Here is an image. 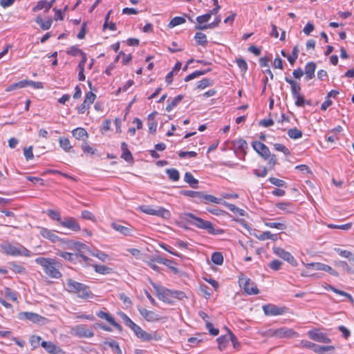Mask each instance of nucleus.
Listing matches in <instances>:
<instances>
[{
  "mask_svg": "<svg viewBox=\"0 0 354 354\" xmlns=\"http://www.w3.org/2000/svg\"><path fill=\"white\" fill-rule=\"evenodd\" d=\"M20 319H28L32 323H39L41 321L46 319L44 317L32 312H22L19 314Z\"/></svg>",
  "mask_w": 354,
  "mask_h": 354,
  "instance_id": "dca6fc26",
  "label": "nucleus"
},
{
  "mask_svg": "<svg viewBox=\"0 0 354 354\" xmlns=\"http://www.w3.org/2000/svg\"><path fill=\"white\" fill-rule=\"evenodd\" d=\"M265 225L271 228H277V230H283L286 229V225L284 222H270L266 221Z\"/></svg>",
  "mask_w": 354,
  "mask_h": 354,
  "instance_id": "c9c22d12",
  "label": "nucleus"
},
{
  "mask_svg": "<svg viewBox=\"0 0 354 354\" xmlns=\"http://www.w3.org/2000/svg\"><path fill=\"white\" fill-rule=\"evenodd\" d=\"M211 259L214 264L218 266H221L223 263V256L220 252H213Z\"/></svg>",
  "mask_w": 354,
  "mask_h": 354,
  "instance_id": "e433bc0d",
  "label": "nucleus"
},
{
  "mask_svg": "<svg viewBox=\"0 0 354 354\" xmlns=\"http://www.w3.org/2000/svg\"><path fill=\"white\" fill-rule=\"evenodd\" d=\"M230 341V337H228L227 335H221L219 337L216 339V342L218 344V349L221 351H223L225 350V348L227 347L228 342Z\"/></svg>",
  "mask_w": 354,
  "mask_h": 354,
  "instance_id": "2f4dec72",
  "label": "nucleus"
},
{
  "mask_svg": "<svg viewBox=\"0 0 354 354\" xmlns=\"http://www.w3.org/2000/svg\"><path fill=\"white\" fill-rule=\"evenodd\" d=\"M276 207L285 212H292L290 209V207H291L290 203H278L276 204Z\"/></svg>",
  "mask_w": 354,
  "mask_h": 354,
  "instance_id": "e2e57ef3",
  "label": "nucleus"
},
{
  "mask_svg": "<svg viewBox=\"0 0 354 354\" xmlns=\"http://www.w3.org/2000/svg\"><path fill=\"white\" fill-rule=\"evenodd\" d=\"M234 145L244 153H246L245 149L248 148V143L245 140L240 138L239 140H234Z\"/></svg>",
  "mask_w": 354,
  "mask_h": 354,
  "instance_id": "4c0bfd02",
  "label": "nucleus"
},
{
  "mask_svg": "<svg viewBox=\"0 0 354 354\" xmlns=\"http://www.w3.org/2000/svg\"><path fill=\"white\" fill-rule=\"evenodd\" d=\"M66 285V290L69 292L75 293L80 298L87 299L92 295V293L88 290L87 286L72 279H67Z\"/></svg>",
  "mask_w": 354,
  "mask_h": 354,
  "instance_id": "7ed1b4c3",
  "label": "nucleus"
},
{
  "mask_svg": "<svg viewBox=\"0 0 354 354\" xmlns=\"http://www.w3.org/2000/svg\"><path fill=\"white\" fill-rule=\"evenodd\" d=\"M156 290V297L161 301L169 304H173L174 300L170 298V289L160 287L155 283H151Z\"/></svg>",
  "mask_w": 354,
  "mask_h": 354,
  "instance_id": "423d86ee",
  "label": "nucleus"
},
{
  "mask_svg": "<svg viewBox=\"0 0 354 354\" xmlns=\"http://www.w3.org/2000/svg\"><path fill=\"white\" fill-rule=\"evenodd\" d=\"M264 314L266 316L281 315L287 312V308L285 306L279 307L274 304H268L262 306Z\"/></svg>",
  "mask_w": 354,
  "mask_h": 354,
  "instance_id": "6e6552de",
  "label": "nucleus"
},
{
  "mask_svg": "<svg viewBox=\"0 0 354 354\" xmlns=\"http://www.w3.org/2000/svg\"><path fill=\"white\" fill-rule=\"evenodd\" d=\"M47 214L51 219L57 221L59 223H61V221H62L59 213L57 211L49 209L47 212Z\"/></svg>",
  "mask_w": 354,
  "mask_h": 354,
  "instance_id": "052dcab7",
  "label": "nucleus"
},
{
  "mask_svg": "<svg viewBox=\"0 0 354 354\" xmlns=\"http://www.w3.org/2000/svg\"><path fill=\"white\" fill-rule=\"evenodd\" d=\"M111 226L115 231L124 236L131 235L133 231V227L130 225H122L121 222H113Z\"/></svg>",
  "mask_w": 354,
  "mask_h": 354,
  "instance_id": "4468645a",
  "label": "nucleus"
},
{
  "mask_svg": "<svg viewBox=\"0 0 354 354\" xmlns=\"http://www.w3.org/2000/svg\"><path fill=\"white\" fill-rule=\"evenodd\" d=\"M35 22L40 26V28L44 30H47L51 27L53 20L48 19L46 21H43L41 16H37L35 19Z\"/></svg>",
  "mask_w": 354,
  "mask_h": 354,
  "instance_id": "cd10ccee",
  "label": "nucleus"
},
{
  "mask_svg": "<svg viewBox=\"0 0 354 354\" xmlns=\"http://www.w3.org/2000/svg\"><path fill=\"white\" fill-rule=\"evenodd\" d=\"M288 136L294 140L299 139L302 137V132L297 128H292L288 131Z\"/></svg>",
  "mask_w": 354,
  "mask_h": 354,
  "instance_id": "37998d69",
  "label": "nucleus"
},
{
  "mask_svg": "<svg viewBox=\"0 0 354 354\" xmlns=\"http://www.w3.org/2000/svg\"><path fill=\"white\" fill-rule=\"evenodd\" d=\"M166 173L169 176L170 180L173 181H177L179 180L180 175L179 172L176 169H167Z\"/></svg>",
  "mask_w": 354,
  "mask_h": 354,
  "instance_id": "49530a36",
  "label": "nucleus"
},
{
  "mask_svg": "<svg viewBox=\"0 0 354 354\" xmlns=\"http://www.w3.org/2000/svg\"><path fill=\"white\" fill-rule=\"evenodd\" d=\"M84 52L76 46H73L66 50V53L72 56L81 55Z\"/></svg>",
  "mask_w": 354,
  "mask_h": 354,
  "instance_id": "6e6d98bb",
  "label": "nucleus"
},
{
  "mask_svg": "<svg viewBox=\"0 0 354 354\" xmlns=\"http://www.w3.org/2000/svg\"><path fill=\"white\" fill-rule=\"evenodd\" d=\"M183 99V96L182 95H178V96L173 98L171 101L169 100L167 101L168 104L166 106V111L167 112H170L174 107L177 106V104Z\"/></svg>",
  "mask_w": 354,
  "mask_h": 354,
  "instance_id": "c85d7f7f",
  "label": "nucleus"
},
{
  "mask_svg": "<svg viewBox=\"0 0 354 354\" xmlns=\"http://www.w3.org/2000/svg\"><path fill=\"white\" fill-rule=\"evenodd\" d=\"M131 330L134 332L135 335L140 339L144 341H149L152 339V335L143 330L139 326L135 324Z\"/></svg>",
  "mask_w": 354,
  "mask_h": 354,
  "instance_id": "aec40b11",
  "label": "nucleus"
},
{
  "mask_svg": "<svg viewBox=\"0 0 354 354\" xmlns=\"http://www.w3.org/2000/svg\"><path fill=\"white\" fill-rule=\"evenodd\" d=\"M185 22V19L182 17H175L169 22L168 26L170 28H174L176 26L183 24Z\"/></svg>",
  "mask_w": 354,
  "mask_h": 354,
  "instance_id": "de8ad7c7",
  "label": "nucleus"
},
{
  "mask_svg": "<svg viewBox=\"0 0 354 354\" xmlns=\"http://www.w3.org/2000/svg\"><path fill=\"white\" fill-rule=\"evenodd\" d=\"M252 147L254 150L258 153L259 156L263 158L265 160H267L270 156V151L269 148L262 142L259 141H253L252 143Z\"/></svg>",
  "mask_w": 354,
  "mask_h": 354,
  "instance_id": "9d476101",
  "label": "nucleus"
},
{
  "mask_svg": "<svg viewBox=\"0 0 354 354\" xmlns=\"http://www.w3.org/2000/svg\"><path fill=\"white\" fill-rule=\"evenodd\" d=\"M195 39L196 43L203 46H205L207 44V37L205 34L198 32L196 33Z\"/></svg>",
  "mask_w": 354,
  "mask_h": 354,
  "instance_id": "ea45409f",
  "label": "nucleus"
},
{
  "mask_svg": "<svg viewBox=\"0 0 354 354\" xmlns=\"http://www.w3.org/2000/svg\"><path fill=\"white\" fill-rule=\"evenodd\" d=\"M203 75H205V71H196L193 72L192 73L186 76L185 78V81L188 82V81H190L192 80L197 78L199 76Z\"/></svg>",
  "mask_w": 354,
  "mask_h": 354,
  "instance_id": "338daca9",
  "label": "nucleus"
},
{
  "mask_svg": "<svg viewBox=\"0 0 354 354\" xmlns=\"http://www.w3.org/2000/svg\"><path fill=\"white\" fill-rule=\"evenodd\" d=\"M138 209L149 215L158 216L164 218H168L170 217V212L162 207H156V208H153L149 205H141L138 207Z\"/></svg>",
  "mask_w": 354,
  "mask_h": 354,
  "instance_id": "39448f33",
  "label": "nucleus"
},
{
  "mask_svg": "<svg viewBox=\"0 0 354 354\" xmlns=\"http://www.w3.org/2000/svg\"><path fill=\"white\" fill-rule=\"evenodd\" d=\"M73 136L77 140L85 141L88 138L86 131L84 128L78 127L73 130Z\"/></svg>",
  "mask_w": 354,
  "mask_h": 354,
  "instance_id": "5701e85b",
  "label": "nucleus"
},
{
  "mask_svg": "<svg viewBox=\"0 0 354 354\" xmlns=\"http://www.w3.org/2000/svg\"><path fill=\"white\" fill-rule=\"evenodd\" d=\"M236 63L239 68L243 73H245L248 70V64L247 62L242 58H238L236 59Z\"/></svg>",
  "mask_w": 354,
  "mask_h": 354,
  "instance_id": "bf43d9fd",
  "label": "nucleus"
},
{
  "mask_svg": "<svg viewBox=\"0 0 354 354\" xmlns=\"http://www.w3.org/2000/svg\"><path fill=\"white\" fill-rule=\"evenodd\" d=\"M274 147L277 151L283 152L286 156H288L290 153L289 149L282 144L275 143L274 144Z\"/></svg>",
  "mask_w": 354,
  "mask_h": 354,
  "instance_id": "69168bd1",
  "label": "nucleus"
},
{
  "mask_svg": "<svg viewBox=\"0 0 354 354\" xmlns=\"http://www.w3.org/2000/svg\"><path fill=\"white\" fill-rule=\"evenodd\" d=\"M60 225L72 231L77 232L80 230V226L75 218L73 217L64 218L61 221Z\"/></svg>",
  "mask_w": 354,
  "mask_h": 354,
  "instance_id": "2eb2a0df",
  "label": "nucleus"
},
{
  "mask_svg": "<svg viewBox=\"0 0 354 354\" xmlns=\"http://www.w3.org/2000/svg\"><path fill=\"white\" fill-rule=\"evenodd\" d=\"M315 63L310 62L306 64L304 73L306 75V79L307 80H311L315 77Z\"/></svg>",
  "mask_w": 354,
  "mask_h": 354,
  "instance_id": "412c9836",
  "label": "nucleus"
},
{
  "mask_svg": "<svg viewBox=\"0 0 354 354\" xmlns=\"http://www.w3.org/2000/svg\"><path fill=\"white\" fill-rule=\"evenodd\" d=\"M316 270H322L328 272L331 275L338 277L339 274L338 272L335 270L333 268H332L330 266L326 265L322 263H318V265L316 266Z\"/></svg>",
  "mask_w": 354,
  "mask_h": 354,
  "instance_id": "a878e982",
  "label": "nucleus"
},
{
  "mask_svg": "<svg viewBox=\"0 0 354 354\" xmlns=\"http://www.w3.org/2000/svg\"><path fill=\"white\" fill-rule=\"evenodd\" d=\"M41 346L50 354H65V352L51 342L43 341Z\"/></svg>",
  "mask_w": 354,
  "mask_h": 354,
  "instance_id": "f3484780",
  "label": "nucleus"
},
{
  "mask_svg": "<svg viewBox=\"0 0 354 354\" xmlns=\"http://www.w3.org/2000/svg\"><path fill=\"white\" fill-rule=\"evenodd\" d=\"M138 310L140 314L148 322H154L159 320L158 315L153 311L149 310L145 308L138 307Z\"/></svg>",
  "mask_w": 354,
  "mask_h": 354,
  "instance_id": "6ab92c4d",
  "label": "nucleus"
},
{
  "mask_svg": "<svg viewBox=\"0 0 354 354\" xmlns=\"http://www.w3.org/2000/svg\"><path fill=\"white\" fill-rule=\"evenodd\" d=\"M60 147L65 151H69L72 148L70 141L67 138H60L59 140Z\"/></svg>",
  "mask_w": 354,
  "mask_h": 354,
  "instance_id": "09e8293b",
  "label": "nucleus"
},
{
  "mask_svg": "<svg viewBox=\"0 0 354 354\" xmlns=\"http://www.w3.org/2000/svg\"><path fill=\"white\" fill-rule=\"evenodd\" d=\"M335 265L337 266L342 268L343 270L346 271L347 273L354 274V270L348 266V264L346 261H339L335 262Z\"/></svg>",
  "mask_w": 354,
  "mask_h": 354,
  "instance_id": "603ef678",
  "label": "nucleus"
},
{
  "mask_svg": "<svg viewBox=\"0 0 354 354\" xmlns=\"http://www.w3.org/2000/svg\"><path fill=\"white\" fill-rule=\"evenodd\" d=\"M181 218L191 225L207 230L209 234H220L223 232L222 230L214 227L211 222L196 217L192 213H184L182 214Z\"/></svg>",
  "mask_w": 354,
  "mask_h": 354,
  "instance_id": "f03ea898",
  "label": "nucleus"
},
{
  "mask_svg": "<svg viewBox=\"0 0 354 354\" xmlns=\"http://www.w3.org/2000/svg\"><path fill=\"white\" fill-rule=\"evenodd\" d=\"M184 196L193 198L194 201L197 203H202V194L201 192H196L192 190H183L181 192Z\"/></svg>",
  "mask_w": 354,
  "mask_h": 354,
  "instance_id": "b1692460",
  "label": "nucleus"
},
{
  "mask_svg": "<svg viewBox=\"0 0 354 354\" xmlns=\"http://www.w3.org/2000/svg\"><path fill=\"white\" fill-rule=\"evenodd\" d=\"M226 206L232 212H234L235 214H239L240 216H243L244 215L245 211L243 209H241L239 208L235 205L230 204V203H227Z\"/></svg>",
  "mask_w": 354,
  "mask_h": 354,
  "instance_id": "13d9d810",
  "label": "nucleus"
},
{
  "mask_svg": "<svg viewBox=\"0 0 354 354\" xmlns=\"http://www.w3.org/2000/svg\"><path fill=\"white\" fill-rule=\"evenodd\" d=\"M185 181L188 183L192 188H197V185L198 183V180L196 179L194 176L189 173L186 172L184 177Z\"/></svg>",
  "mask_w": 354,
  "mask_h": 354,
  "instance_id": "c756f323",
  "label": "nucleus"
},
{
  "mask_svg": "<svg viewBox=\"0 0 354 354\" xmlns=\"http://www.w3.org/2000/svg\"><path fill=\"white\" fill-rule=\"evenodd\" d=\"M42 267L44 273L50 278L59 279L62 274L59 271L61 263L55 259L38 257L35 261Z\"/></svg>",
  "mask_w": 354,
  "mask_h": 354,
  "instance_id": "f257e3e1",
  "label": "nucleus"
},
{
  "mask_svg": "<svg viewBox=\"0 0 354 354\" xmlns=\"http://www.w3.org/2000/svg\"><path fill=\"white\" fill-rule=\"evenodd\" d=\"M335 250L341 257L348 259L351 264L353 263V259L354 258V254L351 252L346 250H342L340 248H335Z\"/></svg>",
  "mask_w": 354,
  "mask_h": 354,
  "instance_id": "72a5a7b5",
  "label": "nucleus"
},
{
  "mask_svg": "<svg viewBox=\"0 0 354 354\" xmlns=\"http://www.w3.org/2000/svg\"><path fill=\"white\" fill-rule=\"evenodd\" d=\"M273 252L283 259L284 261H286L293 267H297L298 263L294 257L289 252L286 251L285 250L281 248L280 247H273Z\"/></svg>",
  "mask_w": 354,
  "mask_h": 354,
  "instance_id": "1a4fd4ad",
  "label": "nucleus"
},
{
  "mask_svg": "<svg viewBox=\"0 0 354 354\" xmlns=\"http://www.w3.org/2000/svg\"><path fill=\"white\" fill-rule=\"evenodd\" d=\"M220 22H221V18H220V17H216V20L214 22H212L210 24H205V25H197V26H196L195 28L196 30H206L208 28H214L218 26V25L219 24Z\"/></svg>",
  "mask_w": 354,
  "mask_h": 354,
  "instance_id": "473e14b6",
  "label": "nucleus"
},
{
  "mask_svg": "<svg viewBox=\"0 0 354 354\" xmlns=\"http://www.w3.org/2000/svg\"><path fill=\"white\" fill-rule=\"evenodd\" d=\"M205 326H206V328L208 330L210 335H214V336L218 335L219 330L218 328H214L213 324L211 322L206 321Z\"/></svg>",
  "mask_w": 354,
  "mask_h": 354,
  "instance_id": "680f3d73",
  "label": "nucleus"
},
{
  "mask_svg": "<svg viewBox=\"0 0 354 354\" xmlns=\"http://www.w3.org/2000/svg\"><path fill=\"white\" fill-rule=\"evenodd\" d=\"M73 334L80 338H90L94 336V333L91 330L88 329L85 324L76 326L73 328Z\"/></svg>",
  "mask_w": 354,
  "mask_h": 354,
  "instance_id": "f8f14e48",
  "label": "nucleus"
},
{
  "mask_svg": "<svg viewBox=\"0 0 354 354\" xmlns=\"http://www.w3.org/2000/svg\"><path fill=\"white\" fill-rule=\"evenodd\" d=\"M202 203H219L221 199H218L216 198L215 196L210 195V194H206L203 192L202 194Z\"/></svg>",
  "mask_w": 354,
  "mask_h": 354,
  "instance_id": "79ce46f5",
  "label": "nucleus"
},
{
  "mask_svg": "<svg viewBox=\"0 0 354 354\" xmlns=\"http://www.w3.org/2000/svg\"><path fill=\"white\" fill-rule=\"evenodd\" d=\"M299 336V335L297 332L285 326L277 329V338L298 337Z\"/></svg>",
  "mask_w": 354,
  "mask_h": 354,
  "instance_id": "ddd939ff",
  "label": "nucleus"
},
{
  "mask_svg": "<svg viewBox=\"0 0 354 354\" xmlns=\"http://www.w3.org/2000/svg\"><path fill=\"white\" fill-rule=\"evenodd\" d=\"M121 150L122 151V153L121 158L125 160L127 162H129L133 160V156L130 151L128 149L127 144L124 142L121 144Z\"/></svg>",
  "mask_w": 354,
  "mask_h": 354,
  "instance_id": "bb28decb",
  "label": "nucleus"
},
{
  "mask_svg": "<svg viewBox=\"0 0 354 354\" xmlns=\"http://www.w3.org/2000/svg\"><path fill=\"white\" fill-rule=\"evenodd\" d=\"M227 332H228V334L230 336V340L232 342V343L233 344V347L235 349L239 350L241 347V344L238 341L237 337L230 329H227Z\"/></svg>",
  "mask_w": 354,
  "mask_h": 354,
  "instance_id": "3c124183",
  "label": "nucleus"
},
{
  "mask_svg": "<svg viewBox=\"0 0 354 354\" xmlns=\"http://www.w3.org/2000/svg\"><path fill=\"white\" fill-rule=\"evenodd\" d=\"M308 336L313 341L322 343H330L331 339L326 333L320 332L319 330H310L308 332Z\"/></svg>",
  "mask_w": 354,
  "mask_h": 354,
  "instance_id": "9b49d317",
  "label": "nucleus"
},
{
  "mask_svg": "<svg viewBox=\"0 0 354 354\" xmlns=\"http://www.w3.org/2000/svg\"><path fill=\"white\" fill-rule=\"evenodd\" d=\"M96 272L102 274H109L113 272V268L95 264L93 266Z\"/></svg>",
  "mask_w": 354,
  "mask_h": 354,
  "instance_id": "7c9ffc66",
  "label": "nucleus"
},
{
  "mask_svg": "<svg viewBox=\"0 0 354 354\" xmlns=\"http://www.w3.org/2000/svg\"><path fill=\"white\" fill-rule=\"evenodd\" d=\"M293 98L295 100V105L299 107H302L304 106L305 104H307L308 105H310L311 103L310 101H306L304 100V96L301 94L297 96L293 97Z\"/></svg>",
  "mask_w": 354,
  "mask_h": 354,
  "instance_id": "8fccbe9b",
  "label": "nucleus"
},
{
  "mask_svg": "<svg viewBox=\"0 0 354 354\" xmlns=\"http://www.w3.org/2000/svg\"><path fill=\"white\" fill-rule=\"evenodd\" d=\"M39 233L42 237L51 242L55 243L62 241L55 231L48 230L47 228L41 227L40 229Z\"/></svg>",
  "mask_w": 354,
  "mask_h": 354,
  "instance_id": "a211bd4d",
  "label": "nucleus"
},
{
  "mask_svg": "<svg viewBox=\"0 0 354 354\" xmlns=\"http://www.w3.org/2000/svg\"><path fill=\"white\" fill-rule=\"evenodd\" d=\"M299 50L298 46H294V48L292 49V55H288L287 59L291 65H293L294 63L295 62L296 59H297L298 55H299Z\"/></svg>",
  "mask_w": 354,
  "mask_h": 354,
  "instance_id": "a18cd8bd",
  "label": "nucleus"
},
{
  "mask_svg": "<svg viewBox=\"0 0 354 354\" xmlns=\"http://www.w3.org/2000/svg\"><path fill=\"white\" fill-rule=\"evenodd\" d=\"M96 315L101 319H106L109 324L111 322V320L114 319L108 313L102 310L97 312Z\"/></svg>",
  "mask_w": 354,
  "mask_h": 354,
  "instance_id": "774afa93",
  "label": "nucleus"
},
{
  "mask_svg": "<svg viewBox=\"0 0 354 354\" xmlns=\"http://www.w3.org/2000/svg\"><path fill=\"white\" fill-rule=\"evenodd\" d=\"M120 317L122 319L125 325L129 327L131 329L136 324L125 313H120Z\"/></svg>",
  "mask_w": 354,
  "mask_h": 354,
  "instance_id": "4d7b16f0",
  "label": "nucleus"
},
{
  "mask_svg": "<svg viewBox=\"0 0 354 354\" xmlns=\"http://www.w3.org/2000/svg\"><path fill=\"white\" fill-rule=\"evenodd\" d=\"M239 282L248 295H257L259 292L256 284L249 278L242 276L239 277Z\"/></svg>",
  "mask_w": 354,
  "mask_h": 354,
  "instance_id": "0eeeda50",
  "label": "nucleus"
},
{
  "mask_svg": "<svg viewBox=\"0 0 354 354\" xmlns=\"http://www.w3.org/2000/svg\"><path fill=\"white\" fill-rule=\"evenodd\" d=\"M57 254L60 257H63L64 259L68 260L70 261H73L75 260V257L77 256V254H76L62 251H59ZM78 255H80L85 262H86L88 260V258L86 256L84 255L83 254L80 253L78 254Z\"/></svg>",
  "mask_w": 354,
  "mask_h": 354,
  "instance_id": "4be33fe9",
  "label": "nucleus"
},
{
  "mask_svg": "<svg viewBox=\"0 0 354 354\" xmlns=\"http://www.w3.org/2000/svg\"><path fill=\"white\" fill-rule=\"evenodd\" d=\"M285 80L286 82L290 84L291 86V93L292 97L301 95V86L298 83H297L295 80L290 79L288 77H285Z\"/></svg>",
  "mask_w": 354,
  "mask_h": 354,
  "instance_id": "393cba45",
  "label": "nucleus"
},
{
  "mask_svg": "<svg viewBox=\"0 0 354 354\" xmlns=\"http://www.w3.org/2000/svg\"><path fill=\"white\" fill-rule=\"evenodd\" d=\"M258 237L261 241L270 239L273 241H277L278 239V234H272L270 232L267 231L261 233Z\"/></svg>",
  "mask_w": 354,
  "mask_h": 354,
  "instance_id": "f704fd0d",
  "label": "nucleus"
},
{
  "mask_svg": "<svg viewBox=\"0 0 354 354\" xmlns=\"http://www.w3.org/2000/svg\"><path fill=\"white\" fill-rule=\"evenodd\" d=\"M300 344L302 347L309 348L313 350L315 353H317L318 351V344H316L313 342H311L308 340H301Z\"/></svg>",
  "mask_w": 354,
  "mask_h": 354,
  "instance_id": "58836bf2",
  "label": "nucleus"
},
{
  "mask_svg": "<svg viewBox=\"0 0 354 354\" xmlns=\"http://www.w3.org/2000/svg\"><path fill=\"white\" fill-rule=\"evenodd\" d=\"M269 181L270 183L278 187H286V183L283 180H280L274 177H270L269 178Z\"/></svg>",
  "mask_w": 354,
  "mask_h": 354,
  "instance_id": "5fc2aeb1",
  "label": "nucleus"
},
{
  "mask_svg": "<svg viewBox=\"0 0 354 354\" xmlns=\"http://www.w3.org/2000/svg\"><path fill=\"white\" fill-rule=\"evenodd\" d=\"M1 250L6 254L11 256H24L30 257V254L29 250L24 247L23 245H19L16 247L15 245H1Z\"/></svg>",
  "mask_w": 354,
  "mask_h": 354,
  "instance_id": "20e7f679",
  "label": "nucleus"
},
{
  "mask_svg": "<svg viewBox=\"0 0 354 354\" xmlns=\"http://www.w3.org/2000/svg\"><path fill=\"white\" fill-rule=\"evenodd\" d=\"M104 344L110 346L117 354H122V350L116 341L113 339L111 341H106L104 342Z\"/></svg>",
  "mask_w": 354,
  "mask_h": 354,
  "instance_id": "a19ab883",
  "label": "nucleus"
},
{
  "mask_svg": "<svg viewBox=\"0 0 354 354\" xmlns=\"http://www.w3.org/2000/svg\"><path fill=\"white\" fill-rule=\"evenodd\" d=\"M186 297V294L183 291L170 289V298L171 299L172 298H175L178 300H182Z\"/></svg>",
  "mask_w": 354,
  "mask_h": 354,
  "instance_id": "c03bdc74",
  "label": "nucleus"
},
{
  "mask_svg": "<svg viewBox=\"0 0 354 354\" xmlns=\"http://www.w3.org/2000/svg\"><path fill=\"white\" fill-rule=\"evenodd\" d=\"M282 262L279 260L274 259L269 263L268 266L270 269L277 271L281 268Z\"/></svg>",
  "mask_w": 354,
  "mask_h": 354,
  "instance_id": "0e129e2a",
  "label": "nucleus"
},
{
  "mask_svg": "<svg viewBox=\"0 0 354 354\" xmlns=\"http://www.w3.org/2000/svg\"><path fill=\"white\" fill-rule=\"evenodd\" d=\"M213 81L208 78H203L201 81L197 82V88L200 89H203L207 86H212L213 84Z\"/></svg>",
  "mask_w": 354,
  "mask_h": 354,
  "instance_id": "864d4df0",
  "label": "nucleus"
}]
</instances>
